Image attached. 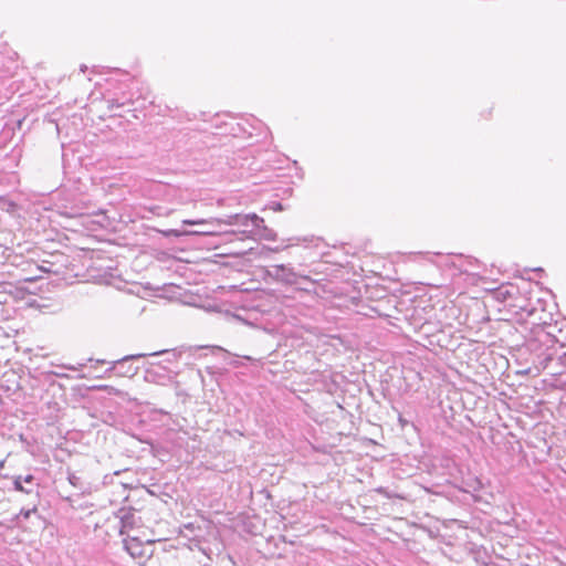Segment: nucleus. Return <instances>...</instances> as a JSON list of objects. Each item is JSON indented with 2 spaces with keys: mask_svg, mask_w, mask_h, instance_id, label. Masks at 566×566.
Returning a JSON list of instances; mask_svg holds the SVG:
<instances>
[{
  "mask_svg": "<svg viewBox=\"0 0 566 566\" xmlns=\"http://www.w3.org/2000/svg\"><path fill=\"white\" fill-rule=\"evenodd\" d=\"M120 534L126 535L124 539L125 548L133 558H147L150 556L147 544L155 543V539H150L146 535H143V538L132 535L130 528L126 523L123 525Z\"/></svg>",
  "mask_w": 566,
  "mask_h": 566,
  "instance_id": "1",
  "label": "nucleus"
},
{
  "mask_svg": "<svg viewBox=\"0 0 566 566\" xmlns=\"http://www.w3.org/2000/svg\"><path fill=\"white\" fill-rule=\"evenodd\" d=\"M237 216L234 217H230L229 219L227 220H223V219H213L211 221H206V220H184V224H189V226H195V224H203V223H214V224H218V226H221V224H235L237 223Z\"/></svg>",
  "mask_w": 566,
  "mask_h": 566,
  "instance_id": "2",
  "label": "nucleus"
},
{
  "mask_svg": "<svg viewBox=\"0 0 566 566\" xmlns=\"http://www.w3.org/2000/svg\"><path fill=\"white\" fill-rule=\"evenodd\" d=\"M96 388H97V389H102V390H107V391H109L111 394H115V395H117V394H118V390H117V389H115L114 387L108 386V385H102V386H98V387H96Z\"/></svg>",
  "mask_w": 566,
  "mask_h": 566,
  "instance_id": "3",
  "label": "nucleus"
},
{
  "mask_svg": "<svg viewBox=\"0 0 566 566\" xmlns=\"http://www.w3.org/2000/svg\"><path fill=\"white\" fill-rule=\"evenodd\" d=\"M166 237H170V235H174V237H179L181 235L182 233L177 231V230H167V231H160Z\"/></svg>",
  "mask_w": 566,
  "mask_h": 566,
  "instance_id": "4",
  "label": "nucleus"
},
{
  "mask_svg": "<svg viewBox=\"0 0 566 566\" xmlns=\"http://www.w3.org/2000/svg\"><path fill=\"white\" fill-rule=\"evenodd\" d=\"M195 234H203V235H217L218 233L214 231H201V232H193Z\"/></svg>",
  "mask_w": 566,
  "mask_h": 566,
  "instance_id": "5",
  "label": "nucleus"
},
{
  "mask_svg": "<svg viewBox=\"0 0 566 566\" xmlns=\"http://www.w3.org/2000/svg\"><path fill=\"white\" fill-rule=\"evenodd\" d=\"M14 485H15V489H17V490H20V491H22V490H23V488H22V485H21V481H20V479H17V480L14 481Z\"/></svg>",
  "mask_w": 566,
  "mask_h": 566,
  "instance_id": "6",
  "label": "nucleus"
},
{
  "mask_svg": "<svg viewBox=\"0 0 566 566\" xmlns=\"http://www.w3.org/2000/svg\"><path fill=\"white\" fill-rule=\"evenodd\" d=\"M31 480H32V476H31V475H28V476L25 478V482H31Z\"/></svg>",
  "mask_w": 566,
  "mask_h": 566,
  "instance_id": "7",
  "label": "nucleus"
},
{
  "mask_svg": "<svg viewBox=\"0 0 566 566\" xmlns=\"http://www.w3.org/2000/svg\"><path fill=\"white\" fill-rule=\"evenodd\" d=\"M136 370H137V368H135L134 370H130V374H129V375H130V376L135 375Z\"/></svg>",
  "mask_w": 566,
  "mask_h": 566,
  "instance_id": "8",
  "label": "nucleus"
}]
</instances>
